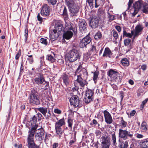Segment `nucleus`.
Segmentation results:
<instances>
[{"label": "nucleus", "instance_id": "f257e3e1", "mask_svg": "<svg viewBox=\"0 0 148 148\" xmlns=\"http://www.w3.org/2000/svg\"><path fill=\"white\" fill-rule=\"evenodd\" d=\"M36 118L34 116L29 122L31 125V129L29 131V134L27 137L29 148H40L39 146L34 144L33 140L35 133L38 126L36 124Z\"/></svg>", "mask_w": 148, "mask_h": 148}, {"label": "nucleus", "instance_id": "f03ea898", "mask_svg": "<svg viewBox=\"0 0 148 148\" xmlns=\"http://www.w3.org/2000/svg\"><path fill=\"white\" fill-rule=\"evenodd\" d=\"M75 75H77V82L82 87H84L88 84L86 80L88 78V73L86 70L82 69V66L79 65L75 72Z\"/></svg>", "mask_w": 148, "mask_h": 148}, {"label": "nucleus", "instance_id": "7ed1b4c3", "mask_svg": "<svg viewBox=\"0 0 148 148\" xmlns=\"http://www.w3.org/2000/svg\"><path fill=\"white\" fill-rule=\"evenodd\" d=\"M81 55L79 51L78 47L73 46L72 49L66 53V59L70 62L76 61L80 58Z\"/></svg>", "mask_w": 148, "mask_h": 148}, {"label": "nucleus", "instance_id": "20e7f679", "mask_svg": "<svg viewBox=\"0 0 148 148\" xmlns=\"http://www.w3.org/2000/svg\"><path fill=\"white\" fill-rule=\"evenodd\" d=\"M64 33L63 37L66 39L68 40L70 39L73 36L74 30L71 24L69 23L65 25V27L64 28Z\"/></svg>", "mask_w": 148, "mask_h": 148}, {"label": "nucleus", "instance_id": "39448f33", "mask_svg": "<svg viewBox=\"0 0 148 148\" xmlns=\"http://www.w3.org/2000/svg\"><path fill=\"white\" fill-rule=\"evenodd\" d=\"M119 138L126 140L129 137L131 138H133L134 132L132 131H127V130H123L119 129Z\"/></svg>", "mask_w": 148, "mask_h": 148}, {"label": "nucleus", "instance_id": "423d86ee", "mask_svg": "<svg viewBox=\"0 0 148 148\" xmlns=\"http://www.w3.org/2000/svg\"><path fill=\"white\" fill-rule=\"evenodd\" d=\"M143 5V1L139 0L133 4V7L130 10V11L133 16L137 13L139 10Z\"/></svg>", "mask_w": 148, "mask_h": 148}, {"label": "nucleus", "instance_id": "0eeeda50", "mask_svg": "<svg viewBox=\"0 0 148 148\" xmlns=\"http://www.w3.org/2000/svg\"><path fill=\"white\" fill-rule=\"evenodd\" d=\"M101 148H110L111 145L110 138L106 136H103L101 138Z\"/></svg>", "mask_w": 148, "mask_h": 148}, {"label": "nucleus", "instance_id": "6e6552de", "mask_svg": "<svg viewBox=\"0 0 148 148\" xmlns=\"http://www.w3.org/2000/svg\"><path fill=\"white\" fill-rule=\"evenodd\" d=\"M93 95V92L91 90H87L86 92L84 99V102L86 103H88L92 101Z\"/></svg>", "mask_w": 148, "mask_h": 148}, {"label": "nucleus", "instance_id": "1a4fd4ad", "mask_svg": "<svg viewBox=\"0 0 148 148\" xmlns=\"http://www.w3.org/2000/svg\"><path fill=\"white\" fill-rule=\"evenodd\" d=\"M70 12V15L71 16H76L79 11V6L75 4L68 7Z\"/></svg>", "mask_w": 148, "mask_h": 148}, {"label": "nucleus", "instance_id": "9d476101", "mask_svg": "<svg viewBox=\"0 0 148 148\" xmlns=\"http://www.w3.org/2000/svg\"><path fill=\"white\" fill-rule=\"evenodd\" d=\"M70 102L71 105L74 107H80V102L79 97L77 95L72 96L70 99Z\"/></svg>", "mask_w": 148, "mask_h": 148}, {"label": "nucleus", "instance_id": "9b49d317", "mask_svg": "<svg viewBox=\"0 0 148 148\" xmlns=\"http://www.w3.org/2000/svg\"><path fill=\"white\" fill-rule=\"evenodd\" d=\"M30 103L36 105H38L40 104V101L37 95L34 94H31L29 97Z\"/></svg>", "mask_w": 148, "mask_h": 148}, {"label": "nucleus", "instance_id": "f8f14e48", "mask_svg": "<svg viewBox=\"0 0 148 148\" xmlns=\"http://www.w3.org/2000/svg\"><path fill=\"white\" fill-rule=\"evenodd\" d=\"M50 12V8L47 5L45 4L42 8L40 14L43 16H47L49 15Z\"/></svg>", "mask_w": 148, "mask_h": 148}, {"label": "nucleus", "instance_id": "ddd939ff", "mask_svg": "<svg viewBox=\"0 0 148 148\" xmlns=\"http://www.w3.org/2000/svg\"><path fill=\"white\" fill-rule=\"evenodd\" d=\"M34 81L35 83L39 85L42 84H45V86L47 85V83L46 82L44 79L43 75L40 74H39L38 76L34 78Z\"/></svg>", "mask_w": 148, "mask_h": 148}, {"label": "nucleus", "instance_id": "4468645a", "mask_svg": "<svg viewBox=\"0 0 148 148\" xmlns=\"http://www.w3.org/2000/svg\"><path fill=\"white\" fill-rule=\"evenodd\" d=\"M91 39L88 36H86L80 41L79 46L81 48L86 47L90 42Z\"/></svg>", "mask_w": 148, "mask_h": 148}, {"label": "nucleus", "instance_id": "2eb2a0df", "mask_svg": "<svg viewBox=\"0 0 148 148\" xmlns=\"http://www.w3.org/2000/svg\"><path fill=\"white\" fill-rule=\"evenodd\" d=\"M103 114L105 122L108 124L112 123L113 122V120L110 114L106 110L103 111Z\"/></svg>", "mask_w": 148, "mask_h": 148}, {"label": "nucleus", "instance_id": "dca6fc26", "mask_svg": "<svg viewBox=\"0 0 148 148\" xmlns=\"http://www.w3.org/2000/svg\"><path fill=\"white\" fill-rule=\"evenodd\" d=\"M143 28V26L140 24H138L136 26L135 29V31L134 32V39L141 34Z\"/></svg>", "mask_w": 148, "mask_h": 148}, {"label": "nucleus", "instance_id": "f3484780", "mask_svg": "<svg viewBox=\"0 0 148 148\" xmlns=\"http://www.w3.org/2000/svg\"><path fill=\"white\" fill-rule=\"evenodd\" d=\"M40 130V132H37L35 136L37 140L41 141L44 138V131L42 127L38 129V130Z\"/></svg>", "mask_w": 148, "mask_h": 148}, {"label": "nucleus", "instance_id": "a211bd4d", "mask_svg": "<svg viewBox=\"0 0 148 148\" xmlns=\"http://www.w3.org/2000/svg\"><path fill=\"white\" fill-rule=\"evenodd\" d=\"M108 75L109 77L112 79H114L116 84L119 83L120 82V81L117 79L118 78L117 77V72L114 71L112 70H110L108 72Z\"/></svg>", "mask_w": 148, "mask_h": 148}, {"label": "nucleus", "instance_id": "6ab92c4d", "mask_svg": "<svg viewBox=\"0 0 148 148\" xmlns=\"http://www.w3.org/2000/svg\"><path fill=\"white\" fill-rule=\"evenodd\" d=\"M60 35L57 32H55L53 30L50 32L49 38L51 40L53 41L57 39Z\"/></svg>", "mask_w": 148, "mask_h": 148}, {"label": "nucleus", "instance_id": "aec40b11", "mask_svg": "<svg viewBox=\"0 0 148 148\" xmlns=\"http://www.w3.org/2000/svg\"><path fill=\"white\" fill-rule=\"evenodd\" d=\"M53 30L61 35L63 31L62 24L60 23H56L55 25V29Z\"/></svg>", "mask_w": 148, "mask_h": 148}, {"label": "nucleus", "instance_id": "412c9836", "mask_svg": "<svg viewBox=\"0 0 148 148\" xmlns=\"http://www.w3.org/2000/svg\"><path fill=\"white\" fill-rule=\"evenodd\" d=\"M99 24V20L97 18H93L91 19L90 25L92 28L97 27Z\"/></svg>", "mask_w": 148, "mask_h": 148}, {"label": "nucleus", "instance_id": "4be33fe9", "mask_svg": "<svg viewBox=\"0 0 148 148\" xmlns=\"http://www.w3.org/2000/svg\"><path fill=\"white\" fill-rule=\"evenodd\" d=\"M112 55V52L108 47L106 48L103 55V57L106 56V57H108L110 58L111 56Z\"/></svg>", "mask_w": 148, "mask_h": 148}, {"label": "nucleus", "instance_id": "5701e85b", "mask_svg": "<svg viewBox=\"0 0 148 148\" xmlns=\"http://www.w3.org/2000/svg\"><path fill=\"white\" fill-rule=\"evenodd\" d=\"M58 13L61 15L66 16L67 15V10L65 6H62Z\"/></svg>", "mask_w": 148, "mask_h": 148}, {"label": "nucleus", "instance_id": "b1692460", "mask_svg": "<svg viewBox=\"0 0 148 148\" xmlns=\"http://www.w3.org/2000/svg\"><path fill=\"white\" fill-rule=\"evenodd\" d=\"M65 123L64 119L63 118L56 122L55 127H61L62 126L64 125Z\"/></svg>", "mask_w": 148, "mask_h": 148}, {"label": "nucleus", "instance_id": "393cba45", "mask_svg": "<svg viewBox=\"0 0 148 148\" xmlns=\"http://www.w3.org/2000/svg\"><path fill=\"white\" fill-rule=\"evenodd\" d=\"M63 82L65 84L67 85L69 84L70 80L69 77L66 74H64L62 77Z\"/></svg>", "mask_w": 148, "mask_h": 148}, {"label": "nucleus", "instance_id": "a878e982", "mask_svg": "<svg viewBox=\"0 0 148 148\" xmlns=\"http://www.w3.org/2000/svg\"><path fill=\"white\" fill-rule=\"evenodd\" d=\"M141 146L144 148H148V139H144L140 143Z\"/></svg>", "mask_w": 148, "mask_h": 148}, {"label": "nucleus", "instance_id": "bb28decb", "mask_svg": "<svg viewBox=\"0 0 148 148\" xmlns=\"http://www.w3.org/2000/svg\"><path fill=\"white\" fill-rule=\"evenodd\" d=\"M65 1L68 7L76 4L75 0H65Z\"/></svg>", "mask_w": 148, "mask_h": 148}, {"label": "nucleus", "instance_id": "cd10ccee", "mask_svg": "<svg viewBox=\"0 0 148 148\" xmlns=\"http://www.w3.org/2000/svg\"><path fill=\"white\" fill-rule=\"evenodd\" d=\"M56 133L57 135L60 138L61 137L62 135L63 132L61 127H55Z\"/></svg>", "mask_w": 148, "mask_h": 148}, {"label": "nucleus", "instance_id": "c85d7f7f", "mask_svg": "<svg viewBox=\"0 0 148 148\" xmlns=\"http://www.w3.org/2000/svg\"><path fill=\"white\" fill-rule=\"evenodd\" d=\"M134 36V31H132L131 33H127L126 31L124 30L123 32V36L125 37H129L131 38L132 36Z\"/></svg>", "mask_w": 148, "mask_h": 148}, {"label": "nucleus", "instance_id": "c756f323", "mask_svg": "<svg viewBox=\"0 0 148 148\" xmlns=\"http://www.w3.org/2000/svg\"><path fill=\"white\" fill-rule=\"evenodd\" d=\"M148 127L145 121H143L141 123L140 126V129L143 132H145L147 130Z\"/></svg>", "mask_w": 148, "mask_h": 148}, {"label": "nucleus", "instance_id": "7c9ffc66", "mask_svg": "<svg viewBox=\"0 0 148 148\" xmlns=\"http://www.w3.org/2000/svg\"><path fill=\"white\" fill-rule=\"evenodd\" d=\"M111 33L112 35L114 37V40L115 41V43H117L118 42L116 40L119 37L117 33L114 30H112Z\"/></svg>", "mask_w": 148, "mask_h": 148}, {"label": "nucleus", "instance_id": "2f4dec72", "mask_svg": "<svg viewBox=\"0 0 148 148\" xmlns=\"http://www.w3.org/2000/svg\"><path fill=\"white\" fill-rule=\"evenodd\" d=\"M111 138L113 145L114 146H116V139L115 132L112 134Z\"/></svg>", "mask_w": 148, "mask_h": 148}, {"label": "nucleus", "instance_id": "473e14b6", "mask_svg": "<svg viewBox=\"0 0 148 148\" xmlns=\"http://www.w3.org/2000/svg\"><path fill=\"white\" fill-rule=\"evenodd\" d=\"M98 14L101 18H104L105 17V13L104 11L101 9L98 10Z\"/></svg>", "mask_w": 148, "mask_h": 148}, {"label": "nucleus", "instance_id": "72a5a7b5", "mask_svg": "<svg viewBox=\"0 0 148 148\" xmlns=\"http://www.w3.org/2000/svg\"><path fill=\"white\" fill-rule=\"evenodd\" d=\"M105 0H95V7L97 8L100 5H102L104 3Z\"/></svg>", "mask_w": 148, "mask_h": 148}, {"label": "nucleus", "instance_id": "f704fd0d", "mask_svg": "<svg viewBox=\"0 0 148 148\" xmlns=\"http://www.w3.org/2000/svg\"><path fill=\"white\" fill-rule=\"evenodd\" d=\"M121 62L122 65L124 66H128L129 64V62L127 58L122 59Z\"/></svg>", "mask_w": 148, "mask_h": 148}, {"label": "nucleus", "instance_id": "c9c22d12", "mask_svg": "<svg viewBox=\"0 0 148 148\" xmlns=\"http://www.w3.org/2000/svg\"><path fill=\"white\" fill-rule=\"evenodd\" d=\"M86 24L85 22H83L80 23L79 25L80 30L81 31H85L86 29Z\"/></svg>", "mask_w": 148, "mask_h": 148}, {"label": "nucleus", "instance_id": "e433bc0d", "mask_svg": "<svg viewBox=\"0 0 148 148\" xmlns=\"http://www.w3.org/2000/svg\"><path fill=\"white\" fill-rule=\"evenodd\" d=\"M143 5L142 10L143 12L145 13H148V4L145 3Z\"/></svg>", "mask_w": 148, "mask_h": 148}, {"label": "nucleus", "instance_id": "4c0bfd02", "mask_svg": "<svg viewBox=\"0 0 148 148\" xmlns=\"http://www.w3.org/2000/svg\"><path fill=\"white\" fill-rule=\"evenodd\" d=\"M46 59L51 62H54L56 60L53 56L51 55H48L47 56Z\"/></svg>", "mask_w": 148, "mask_h": 148}, {"label": "nucleus", "instance_id": "58836bf2", "mask_svg": "<svg viewBox=\"0 0 148 148\" xmlns=\"http://www.w3.org/2000/svg\"><path fill=\"white\" fill-rule=\"evenodd\" d=\"M38 111L44 115H45L47 112V109L46 108H38Z\"/></svg>", "mask_w": 148, "mask_h": 148}, {"label": "nucleus", "instance_id": "ea45409f", "mask_svg": "<svg viewBox=\"0 0 148 148\" xmlns=\"http://www.w3.org/2000/svg\"><path fill=\"white\" fill-rule=\"evenodd\" d=\"M121 119L122 120L120 123V126L121 128H125L127 125V123L126 122L123 120L122 117L121 118Z\"/></svg>", "mask_w": 148, "mask_h": 148}, {"label": "nucleus", "instance_id": "a19ab883", "mask_svg": "<svg viewBox=\"0 0 148 148\" xmlns=\"http://www.w3.org/2000/svg\"><path fill=\"white\" fill-rule=\"evenodd\" d=\"M99 74V72L98 71H95L93 73V80L95 82L97 80Z\"/></svg>", "mask_w": 148, "mask_h": 148}, {"label": "nucleus", "instance_id": "79ce46f5", "mask_svg": "<svg viewBox=\"0 0 148 148\" xmlns=\"http://www.w3.org/2000/svg\"><path fill=\"white\" fill-rule=\"evenodd\" d=\"M87 4H88L89 5L91 8H92L93 7V0H87L86 1Z\"/></svg>", "mask_w": 148, "mask_h": 148}, {"label": "nucleus", "instance_id": "37998d69", "mask_svg": "<svg viewBox=\"0 0 148 148\" xmlns=\"http://www.w3.org/2000/svg\"><path fill=\"white\" fill-rule=\"evenodd\" d=\"M40 42L41 43L45 45H47L48 44L47 40L45 38H41L40 40Z\"/></svg>", "mask_w": 148, "mask_h": 148}, {"label": "nucleus", "instance_id": "c03bdc74", "mask_svg": "<svg viewBox=\"0 0 148 148\" xmlns=\"http://www.w3.org/2000/svg\"><path fill=\"white\" fill-rule=\"evenodd\" d=\"M102 37V35L100 32L97 33L95 36L94 38L95 39H100Z\"/></svg>", "mask_w": 148, "mask_h": 148}, {"label": "nucleus", "instance_id": "a18cd8bd", "mask_svg": "<svg viewBox=\"0 0 148 148\" xmlns=\"http://www.w3.org/2000/svg\"><path fill=\"white\" fill-rule=\"evenodd\" d=\"M108 14V18L109 21H112L115 18V16L114 15H111L109 13Z\"/></svg>", "mask_w": 148, "mask_h": 148}, {"label": "nucleus", "instance_id": "49530a36", "mask_svg": "<svg viewBox=\"0 0 148 148\" xmlns=\"http://www.w3.org/2000/svg\"><path fill=\"white\" fill-rule=\"evenodd\" d=\"M131 40L130 39L127 38L124 41V44L125 46H127L130 44Z\"/></svg>", "mask_w": 148, "mask_h": 148}, {"label": "nucleus", "instance_id": "de8ad7c7", "mask_svg": "<svg viewBox=\"0 0 148 148\" xmlns=\"http://www.w3.org/2000/svg\"><path fill=\"white\" fill-rule=\"evenodd\" d=\"M134 136L138 139L142 138H143L144 136L143 135L138 133L135 134H134Z\"/></svg>", "mask_w": 148, "mask_h": 148}, {"label": "nucleus", "instance_id": "09e8293b", "mask_svg": "<svg viewBox=\"0 0 148 148\" xmlns=\"http://www.w3.org/2000/svg\"><path fill=\"white\" fill-rule=\"evenodd\" d=\"M28 34V31L27 29H26L25 30L24 36L25 37V41H26Z\"/></svg>", "mask_w": 148, "mask_h": 148}, {"label": "nucleus", "instance_id": "8fccbe9b", "mask_svg": "<svg viewBox=\"0 0 148 148\" xmlns=\"http://www.w3.org/2000/svg\"><path fill=\"white\" fill-rule=\"evenodd\" d=\"M68 123L69 127L71 128L72 127V121L71 119H68Z\"/></svg>", "mask_w": 148, "mask_h": 148}, {"label": "nucleus", "instance_id": "3c124183", "mask_svg": "<svg viewBox=\"0 0 148 148\" xmlns=\"http://www.w3.org/2000/svg\"><path fill=\"white\" fill-rule=\"evenodd\" d=\"M54 111L55 113L58 114H60L61 113V111L58 108L55 109Z\"/></svg>", "mask_w": 148, "mask_h": 148}, {"label": "nucleus", "instance_id": "603ef678", "mask_svg": "<svg viewBox=\"0 0 148 148\" xmlns=\"http://www.w3.org/2000/svg\"><path fill=\"white\" fill-rule=\"evenodd\" d=\"M76 141V139L75 138V136L74 137V138L73 140H71L69 142V145H72Z\"/></svg>", "mask_w": 148, "mask_h": 148}, {"label": "nucleus", "instance_id": "864d4df0", "mask_svg": "<svg viewBox=\"0 0 148 148\" xmlns=\"http://www.w3.org/2000/svg\"><path fill=\"white\" fill-rule=\"evenodd\" d=\"M90 51L94 52H97L95 47L93 45H92L90 48Z\"/></svg>", "mask_w": 148, "mask_h": 148}, {"label": "nucleus", "instance_id": "5fc2aeb1", "mask_svg": "<svg viewBox=\"0 0 148 148\" xmlns=\"http://www.w3.org/2000/svg\"><path fill=\"white\" fill-rule=\"evenodd\" d=\"M47 1L53 5L55 4L56 2V0H47Z\"/></svg>", "mask_w": 148, "mask_h": 148}, {"label": "nucleus", "instance_id": "6e6d98bb", "mask_svg": "<svg viewBox=\"0 0 148 148\" xmlns=\"http://www.w3.org/2000/svg\"><path fill=\"white\" fill-rule=\"evenodd\" d=\"M92 123L93 125H98V126L99 127L100 125L98 123L97 121L95 119H93L92 121Z\"/></svg>", "mask_w": 148, "mask_h": 148}, {"label": "nucleus", "instance_id": "4d7b16f0", "mask_svg": "<svg viewBox=\"0 0 148 148\" xmlns=\"http://www.w3.org/2000/svg\"><path fill=\"white\" fill-rule=\"evenodd\" d=\"M148 99H146L144 101H143L142 103V105H141V108H143L144 105L146 103Z\"/></svg>", "mask_w": 148, "mask_h": 148}, {"label": "nucleus", "instance_id": "13d9d810", "mask_svg": "<svg viewBox=\"0 0 148 148\" xmlns=\"http://www.w3.org/2000/svg\"><path fill=\"white\" fill-rule=\"evenodd\" d=\"M128 146V142L127 141H125L124 143L123 148H127Z\"/></svg>", "mask_w": 148, "mask_h": 148}, {"label": "nucleus", "instance_id": "bf43d9fd", "mask_svg": "<svg viewBox=\"0 0 148 148\" xmlns=\"http://www.w3.org/2000/svg\"><path fill=\"white\" fill-rule=\"evenodd\" d=\"M27 60L29 61L30 63L32 64L34 62V60L33 58H27Z\"/></svg>", "mask_w": 148, "mask_h": 148}, {"label": "nucleus", "instance_id": "052dcab7", "mask_svg": "<svg viewBox=\"0 0 148 148\" xmlns=\"http://www.w3.org/2000/svg\"><path fill=\"white\" fill-rule=\"evenodd\" d=\"M116 29L119 32L121 31V27L119 26H116L115 27Z\"/></svg>", "mask_w": 148, "mask_h": 148}, {"label": "nucleus", "instance_id": "680f3d73", "mask_svg": "<svg viewBox=\"0 0 148 148\" xmlns=\"http://www.w3.org/2000/svg\"><path fill=\"white\" fill-rule=\"evenodd\" d=\"M21 53L18 52V53L16 54L15 56V59L16 60H18L21 55Z\"/></svg>", "mask_w": 148, "mask_h": 148}, {"label": "nucleus", "instance_id": "e2e57ef3", "mask_svg": "<svg viewBox=\"0 0 148 148\" xmlns=\"http://www.w3.org/2000/svg\"><path fill=\"white\" fill-rule=\"evenodd\" d=\"M136 113V111L134 110L132 111L130 114V115L131 116H134Z\"/></svg>", "mask_w": 148, "mask_h": 148}, {"label": "nucleus", "instance_id": "0e129e2a", "mask_svg": "<svg viewBox=\"0 0 148 148\" xmlns=\"http://www.w3.org/2000/svg\"><path fill=\"white\" fill-rule=\"evenodd\" d=\"M37 17L38 21H42V18L40 17L39 13Z\"/></svg>", "mask_w": 148, "mask_h": 148}, {"label": "nucleus", "instance_id": "69168bd1", "mask_svg": "<svg viewBox=\"0 0 148 148\" xmlns=\"http://www.w3.org/2000/svg\"><path fill=\"white\" fill-rule=\"evenodd\" d=\"M58 146V144L56 143H54L53 145V148H56Z\"/></svg>", "mask_w": 148, "mask_h": 148}, {"label": "nucleus", "instance_id": "338daca9", "mask_svg": "<svg viewBox=\"0 0 148 148\" xmlns=\"http://www.w3.org/2000/svg\"><path fill=\"white\" fill-rule=\"evenodd\" d=\"M111 86L113 89L115 90H116L117 89V86L115 84H111Z\"/></svg>", "mask_w": 148, "mask_h": 148}, {"label": "nucleus", "instance_id": "774afa93", "mask_svg": "<svg viewBox=\"0 0 148 148\" xmlns=\"http://www.w3.org/2000/svg\"><path fill=\"white\" fill-rule=\"evenodd\" d=\"M141 69L143 70H145L146 69L147 66L146 65L144 64L141 66Z\"/></svg>", "mask_w": 148, "mask_h": 148}]
</instances>
